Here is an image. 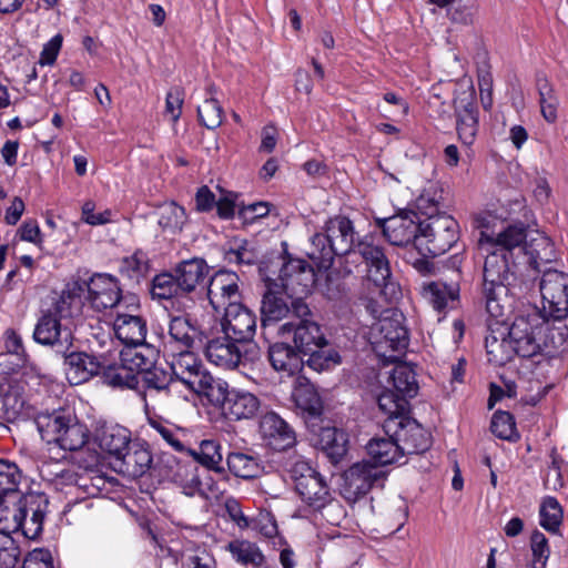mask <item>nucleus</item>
Returning a JSON list of instances; mask_svg holds the SVG:
<instances>
[{"mask_svg": "<svg viewBox=\"0 0 568 568\" xmlns=\"http://www.w3.org/2000/svg\"><path fill=\"white\" fill-rule=\"evenodd\" d=\"M344 273H357L368 288L387 302L398 298V284L394 281L389 261L382 245L374 242L373 236L358 240L353 251L344 260Z\"/></svg>", "mask_w": 568, "mask_h": 568, "instance_id": "f257e3e1", "label": "nucleus"}, {"mask_svg": "<svg viewBox=\"0 0 568 568\" xmlns=\"http://www.w3.org/2000/svg\"><path fill=\"white\" fill-rule=\"evenodd\" d=\"M258 273L263 281L275 282L292 302L304 301L303 297L311 293L316 280L314 268L307 261L293 257L286 251L283 256L262 262Z\"/></svg>", "mask_w": 568, "mask_h": 568, "instance_id": "f03ea898", "label": "nucleus"}, {"mask_svg": "<svg viewBox=\"0 0 568 568\" xmlns=\"http://www.w3.org/2000/svg\"><path fill=\"white\" fill-rule=\"evenodd\" d=\"M355 244L353 222L345 215H335L325 222L322 231L311 237L307 255L318 268L326 271L332 267L336 256L346 258Z\"/></svg>", "mask_w": 568, "mask_h": 568, "instance_id": "7ed1b4c3", "label": "nucleus"}, {"mask_svg": "<svg viewBox=\"0 0 568 568\" xmlns=\"http://www.w3.org/2000/svg\"><path fill=\"white\" fill-rule=\"evenodd\" d=\"M507 250H493L486 256L484 264L483 294L487 313L498 320L504 316V298L508 295V286L514 277L509 265Z\"/></svg>", "mask_w": 568, "mask_h": 568, "instance_id": "20e7f679", "label": "nucleus"}, {"mask_svg": "<svg viewBox=\"0 0 568 568\" xmlns=\"http://www.w3.org/2000/svg\"><path fill=\"white\" fill-rule=\"evenodd\" d=\"M369 343L376 356L386 363H396L409 344V334L402 313L392 312L371 326Z\"/></svg>", "mask_w": 568, "mask_h": 568, "instance_id": "39448f33", "label": "nucleus"}, {"mask_svg": "<svg viewBox=\"0 0 568 568\" xmlns=\"http://www.w3.org/2000/svg\"><path fill=\"white\" fill-rule=\"evenodd\" d=\"M311 317V310L304 301H293L292 317L280 325L277 329L278 335L292 339L293 345L303 355L315 349V347L326 346L327 344L321 325Z\"/></svg>", "mask_w": 568, "mask_h": 568, "instance_id": "423d86ee", "label": "nucleus"}, {"mask_svg": "<svg viewBox=\"0 0 568 568\" xmlns=\"http://www.w3.org/2000/svg\"><path fill=\"white\" fill-rule=\"evenodd\" d=\"M212 406L221 412V415L232 422L253 418L261 402L256 395L248 390L231 388L222 379H216L205 395Z\"/></svg>", "mask_w": 568, "mask_h": 568, "instance_id": "0eeeda50", "label": "nucleus"}, {"mask_svg": "<svg viewBox=\"0 0 568 568\" xmlns=\"http://www.w3.org/2000/svg\"><path fill=\"white\" fill-rule=\"evenodd\" d=\"M459 239L458 222L448 214L430 216L419 221L417 251L429 256H439L449 251Z\"/></svg>", "mask_w": 568, "mask_h": 568, "instance_id": "6e6552de", "label": "nucleus"}, {"mask_svg": "<svg viewBox=\"0 0 568 568\" xmlns=\"http://www.w3.org/2000/svg\"><path fill=\"white\" fill-rule=\"evenodd\" d=\"M201 349L209 362L225 369L245 368L247 363L260 358V348L255 343L241 344L225 334L212 339L206 335V343Z\"/></svg>", "mask_w": 568, "mask_h": 568, "instance_id": "1a4fd4ad", "label": "nucleus"}, {"mask_svg": "<svg viewBox=\"0 0 568 568\" xmlns=\"http://www.w3.org/2000/svg\"><path fill=\"white\" fill-rule=\"evenodd\" d=\"M295 490L308 506L321 509L331 500L329 487L325 478L308 462L297 458L288 469Z\"/></svg>", "mask_w": 568, "mask_h": 568, "instance_id": "9d476101", "label": "nucleus"}, {"mask_svg": "<svg viewBox=\"0 0 568 568\" xmlns=\"http://www.w3.org/2000/svg\"><path fill=\"white\" fill-rule=\"evenodd\" d=\"M195 349H180L170 364L173 377L184 384L190 390L205 396L215 383V378L204 368L195 356Z\"/></svg>", "mask_w": 568, "mask_h": 568, "instance_id": "9b49d317", "label": "nucleus"}, {"mask_svg": "<svg viewBox=\"0 0 568 568\" xmlns=\"http://www.w3.org/2000/svg\"><path fill=\"white\" fill-rule=\"evenodd\" d=\"M386 436H395L404 457L412 454H422L432 446L430 434L412 417H395L383 423Z\"/></svg>", "mask_w": 568, "mask_h": 568, "instance_id": "f8f14e48", "label": "nucleus"}, {"mask_svg": "<svg viewBox=\"0 0 568 568\" xmlns=\"http://www.w3.org/2000/svg\"><path fill=\"white\" fill-rule=\"evenodd\" d=\"M385 471L371 460H362L349 466L342 475L341 494L348 501H356L374 486L385 480Z\"/></svg>", "mask_w": 568, "mask_h": 568, "instance_id": "ddd939ff", "label": "nucleus"}, {"mask_svg": "<svg viewBox=\"0 0 568 568\" xmlns=\"http://www.w3.org/2000/svg\"><path fill=\"white\" fill-rule=\"evenodd\" d=\"M240 277L235 272L219 270L210 278L206 287V297L215 311L220 314L233 304L241 303Z\"/></svg>", "mask_w": 568, "mask_h": 568, "instance_id": "4468645a", "label": "nucleus"}, {"mask_svg": "<svg viewBox=\"0 0 568 568\" xmlns=\"http://www.w3.org/2000/svg\"><path fill=\"white\" fill-rule=\"evenodd\" d=\"M539 288L551 316L555 320L565 318L568 315V275L552 268L544 270Z\"/></svg>", "mask_w": 568, "mask_h": 568, "instance_id": "2eb2a0df", "label": "nucleus"}, {"mask_svg": "<svg viewBox=\"0 0 568 568\" xmlns=\"http://www.w3.org/2000/svg\"><path fill=\"white\" fill-rule=\"evenodd\" d=\"M223 333L241 344L253 343L256 332V316L242 303L233 304L223 311Z\"/></svg>", "mask_w": 568, "mask_h": 568, "instance_id": "dca6fc26", "label": "nucleus"}, {"mask_svg": "<svg viewBox=\"0 0 568 568\" xmlns=\"http://www.w3.org/2000/svg\"><path fill=\"white\" fill-rule=\"evenodd\" d=\"M206 333L187 316H174L169 323V341L165 347L172 349H201L206 343Z\"/></svg>", "mask_w": 568, "mask_h": 568, "instance_id": "f3484780", "label": "nucleus"}, {"mask_svg": "<svg viewBox=\"0 0 568 568\" xmlns=\"http://www.w3.org/2000/svg\"><path fill=\"white\" fill-rule=\"evenodd\" d=\"M88 301L98 312L115 307L122 298L119 280L110 274H94L87 285Z\"/></svg>", "mask_w": 568, "mask_h": 568, "instance_id": "a211bd4d", "label": "nucleus"}, {"mask_svg": "<svg viewBox=\"0 0 568 568\" xmlns=\"http://www.w3.org/2000/svg\"><path fill=\"white\" fill-rule=\"evenodd\" d=\"M419 221L416 213L399 214L379 222L383 235L395 246H405L410 243L417 248L419 237Z\"/></svg>", "mask_w": 568, "mask_h": 568, "instance_id": "6ab92c4d", "label": "nucleus"}, {"mask_svg": "<svg viewBox=\"0 0 568 568\" xmlns=\"http://www.w3.org/2000/svg\"><path fill=\"white\" fill-rule=\"evenodd\" d=\"M517 356L531 358L541 353V345L537 341L540 327L530 322L528 317H516L509 327H506Z\"/></svg>", "mask_w": 568, "mask_h": 568, "instance_id": "aec40b11", "label": "nucleus"}, {"mask_svg": "<svg viewBox=\"0 0 568 568\" xmlns=\"http://www.w3.org/2000/svg\"><path fill=\"white\" fill-rule=\"evenodd\" d=\"M60 354L63 356L67 378L72 385L85 383L101 373L103 358L101 359L85 352H73L70 349Z\"/></svg>", "mask_w": 568, "mask_h": 568, "instance_id": "412c9836", "label": "nucleus"}, {"mask_svg": "<svg viewBox=\"0 0 568 568\" xmlns=\"http://www.w3.org/2000/svg\"><path fill=\"white\" fill-rule=\"evenodd\" d=\"M456 130L465 145H471L478 131V108L473 93H463L454 100Z\"/></svg>", "mask_w": 568, "mask_h": 568, "instance_id": "4be33fe9", "label": "nucleus"}, {"mask_svg": "<svg viewBox=\"0 0 568 568\" xmlns=\"http://www.w3.org/2000/svg\"><path fill=\"white\" fill-rule=\"evenodd\" d=\"M260 430L268 446L275 450H286L296 444L294 428L275 412H268L262 417Z\"/></svg>", "mask_w": 568, "mask_h": 568, "instance_id": "5701e85b", "label": "nucleus"}, {"mask_svg": "<svg viewBox=\"0 0 568 568\" xmlns=\"http://www.w3.org/2000/svg\"><path fill=\"white\" fill-rule=\"evenodd\" d=\"M33 338L39 344L52 346L57 354L68 352L73 339L70 331L62 329L60 322L45 313L38 320Z\"/></svg>", "mask_w": 568, "mask_h": 568, "instance_id": "b1692460", "label": "nucleus"}, {"mask_svg": "<svg viewBox=\"0 0 568 568\" xmlns=\"http://www.w3.org/2000/svg\"><path fill=\"white\" fill-rule=\"evenodd\" d=\"M116 464L119 471L131 478H140L154 470L150 446L140 439H134Z\"/></svg>", "mask_w": 568, "mask_h": 568, "instance_id": "393cba45", "label": "nucleus"}, {"mask_svg": "<svg viewBox=\"0 0 568 568\" xmlns=\"http://www.w3.org/2000/svg\"><path fill=\"white\" fill-rule=\"evenodd\" d=\"M94 442L102 452L114 458L115 463L134 442L129 428L114 424L102 425L94 433Z\"/></svg>", "mask_w": 568, "mask_h": 568, "instance_id": "a878e982", "label": "nucleus"}, {"mask_svg": "<svg viewBox=\"0 0 568 568\" xmlns=\"http://www.w3.org/2000/svg\"><path fill=\"white\" fill-rule=\"evenodd\" d=\"M21 505L26 521L22 534L30 539L37 538L43 529V520L48 509V498L44 494H27L21 496Z\"/></svg>", "mask_w": 568, "mask_h": 568, "instance_id": "bb28decb", "label": "nucleus"}, {"mask_svg": "<svg viewBox=\"0 0 568 568\" xmlns=\"http://www.w3.org/2000/svg\"><path fill=\"white\" fill-rule=\"evenodd\" d=\"M304 355L287 342H276L268 347L272 367L285 376H294L304 367Z\"/></svg>", "mask_w": 568, "mask_h": 568, "instance_id": "cd10ccee", "label": "nucleus"}, {"mask_svg": "<svg viewBox=\"0 0 568 568\" xmlns=\"http://www.w3.org/2000/svg\"><path fill=\"white\" fill-rule=\"evenodd\" d=\"M459 291L458 284L434 281L423 285L422 295L436 312L446 313L458 307Z\"/></svg>", "mask_w": 568, "mask_h": 568, "instance_id": "c85d7f7f", "label": "nucleus"}, {"mask_svg": "<svg viewBox=\"0 0 568 568\" xmlns=\"http://www.w3.org/2000/svg\"><path fill=\"white\" fill-rule=\"evenodd\" d=\"M113 328L115 336L128 347L139 346L145 342L146 322L143 317L130 314H118Z\"/></svg>", "mask_w": 568, "mask_h": 568, "instance_id": "c756f323", "label": "nucleus"}, {"mask_svg": "<svg viewBox=\"0 0 568 568\" xmlns=\"http://www.w3.org/2000/svg\"><path fill=\"white\" fill-rule=\"evenodd\" d=\"M173 271L185 296H187L196 290L199 284L205 281L210 266L204 258L192 257L178 263Z\"/></svg>", "mask_w": 568, "mask_h": 568, "instance_id": "7c9ffc66", "label": "nucleus"}, {"mask_svg": "<svg viewBox=\"0 0 568 568\" xmlns=\"http://www.w3.org/2000/svg\"><path fill=\"white\" fill-rule=\"evenodd\" d=\"M399 447L395 436H375L366 444V452L373 465L381 468L390 464H402L400 459L404 458V455Z\"/></svg>", "mask_w": 568, "mask_h": 568, "instance_id": "2f4dec72", "label": "nucleus"}, {"mask_svg": "<svg viewBox=\"0 0 568 568\" xmlns=\"http://www.w3.org/2000/svg\"><path fill=\"white\" fill-rule=\"evenodd\" d=\"M292 397L306 422L321 419L324 406L313 384L298 383L293 389Z\"/></svg>", "mask_w": 568, "mask_h": 568, "instance_id": "473e14b6", "label": "nucleus"}, {"mask_svg": "<svg viewBox=\"0 0 568 568\" xmlns=\"http://www.w3.org/2000/svg\"><path fill=\"white\" fill-rule=\"evenodd\" d=\"M73 420V413L67 409H58L51 413H38L34 416V425L42 440L55 444L65 423Z\"/></svg>", "mask_w": 568, "mask_h": 568, "instance_id": "72a5a7b5", "label": "nucleus"}, {"mask_svg": "<svg viewBox=\"0 0 568 568\" xmlns=\"http://www.w3.org/2000/svg\"><path fill=\"white\" fill-rule=\"evenodd\" d=\"M266 291L262 298L261 314L262 324L265 326L268 322H277L292 313L287 303L281 294L283 291L277 287L275 282L264 281Z\"/></svg>", "mask_w": 568, "mask_h": 568, "instance_id": "f704fd0d", "label": "nucleus"}, {"mask_svg": "<svg viewBox=\"0 0 568 568\" xmlns=\"http://www.w3.org/2000/svg\"><path fill=\"white\" fill-rule=\"evenodd\" d=\"M100 375L103 383L111 387L134 389L140 383L131 366L124 363L121 357L119 363L112 364L103 358Z\"/></svg>", "mask_w": 568, "mask_h": 568, "instance_id": "c9c22d12", "label": "nucleus"}, {"mask_svg": "<svg viewBox=\"0 0 568 568\" xmlns=\"http://www.w3.org/2000/svg\"><path fill=\"white\" fill-rule=\"evenodd\" d=\"M509 334L505 327L497 335L495 331L485 337V347L489 363L496 366H504L509 363L514 356H517L513 343L509 342Z\"/></svg>", "mask_w": 568, "mask_h": 568, "instance_id": "e433bc0d", "label": "nucleus"}, {"mask_svg": "<svg viewBox=\"0 0 568 568\" xmlns=\"http://www.w3.org/2000/svg\"><path fill=\"white\" fill-rule=\"evenodd\" d=\"M124 363L131 366L136 376H141L149 369L156 366L158 351L148 344L142 343L139 346H130L120 352Z\"/></svg>", "mask_w": 568, "mask_h": 568, "instance_id": "4c0bfd02", "label": "nucleus"}, {"mask_svg": "<svg viewBox=\"0 0 568 568\" xmlns=\"http://www.w3.org/2000/svg\"><path fill=\"white\" fill-rule=\"evenodd\" d=\"M146 435L155 442L161 438L175 452L182 453L185 450L183 443L179 438L178 427L161 416H148Z\"/></svg>", "mask_w": 568, "mask_h": 568, "instance_id": "58836bf2", "label": "nucleus"}, {"mask_svg": "<svg viewBox=\"0 0 568 568\" xmlns=\"http://www.w3.org/2000/svg\"><path fill=\"white\" fill-rule=\"evenodd\" d=\"M525 254L529 257V265L538 271L542 272L540 266L555 261L556 252L551 240L542 234L531 237L524 246Z\"/></svg>", "mask_w": 568, "mask_h": 568, "instance_id": "ea45409f", "label": "nucleus"}, {"mask_svg": "<svg viewBox=\"0 0 568 568\" xmlns=\"http://www.w3.org/2000/svg\"><path fill=\"white\" fill-rule=\"evenodd\" d=\"M232 558L243 566L261 567L265 557L258 546L246 539H233L225 546Z\"/></svg>", "mask_w": 568, "mask_h": 568, "instance_id": "a19ab883", "label": "nucleus"}, {"mask_svg": "<svg viewBox=\"0 0 568 568\" xmlns=\"http://www.w3.org/2000/svg\"><path fill=\"white\" fill-rule=\"evenodd\" d=\"M389 383L393 386L392 390L406 397L408 400L417 395L416 373L412 366L405 363H398L394 366L389 375Z\"/></svg>", "mask_w": 568, "mask_h": 568, "instance_id": "79ce46f5", "label": "nucleus"}, {"mask_svg": "<svg viewBox=\"0 0 568 568\" xmlns=\"http://www.w3.org/2000/svg\"><path fill=\"white\" fill-rule=\"evenodd\" d=\"M151 295L153 300L158 301H180L185 297L174 271L163 272L153 277Z\"/></svg>", "mask_w": 568, "mask_h": 568, "instance_id": "37998d69", "label": "nucleus"}, {"mask_svg": "<svg viewBox=\"0 0 568 568\" xmlns=\"http://www.w3.org/2000/svg\"><path fill=\"white\" fill-rule=\"evenodd\" d=\"M320 444L333 463H338L347 453L345 434L336 427H321Z\"/></svg>", "mask_w": 568, "mask_h": 568, "instance_id": "c03bdc74", "label": "nucleus"}, {"mask_svg": "<svg viewBox=\"0 0 568 568\" xmlns=\"http://www.w3.org/2000/svg\"><path fill=\"white\" fill-rule=\"evenodd\" d=\"M89 439L87 426L80 423L73 414V420L65 423L55 444L64 450H78L82 448Z\"/></svg>", "mask_w": 568, "mask_h": 568, "instance_id": "a18cd8bd", "label": "nucleus"}, {"mask_svg": "<svg viewBox=\"0 0 568 568\" xmlns=\"http://www.w3.org/2000/svg\"><path fill=\"white\" fill-rule=\"evenodd\" d=\"M24 521L26 518L23 515V507L21 505V496L11 505L7 504L4 499H1L0 531L3 536H9L10 532L22 531Z\"/></svg>", "mask_w": 568, "mask_h": 568, "instance_id": "49530a36", "label": "nucleus"}, {"mask_svg": "<svg viewBox=\"0 0 568 568\" xmlns=\"http://www.w3.org/2000/svg\"><path fill=\"white\" fill-rule=\"evenodd\" d=\"M377 404L379 409L387 415L384 422L395 419V417L409 416V400L392 389L384 390L377 397Z\"/></svg>", "mask_w": 568, "mask_h": 568, "instance_id": "de8ad7c7", "label": "nucleus"}, {"mask_svg": "<svg viewBox=\"0 0 568 568\" xmlns=\"http://www.w3.org/2000/svg\"><path fill=\"white\" fill-rule=\"evenodd\" d=\"M182 493L189 497L199 495L205 499H211L219 498L223 491L209 475L202 477L194 473L189 479L183 481Z\"/></svg>", "mask_w": 568, "mask_h": 568, "instance_id": "09e8293b", "label": "nucleus"}, {"mask_svg": "<svg viewBox=\"0 0 568 568\" xmlns=\"http://www.w3.org/2000/svg\"><path fill=\"white\" fill-rule=\"evenodd\" d=\"M189 453L194 459L207 469L222 473L223 468L220 466L223 456L221 453V445L213 439H204L200 443L199 449H190Z\"/></svg>", "mask_w": 568, "mask_h": 568, "instance_id": "8fccbe9b", "label": "nucleus"}, {"mask_svg": "<svg viewBox=\"0 0 568 568\" xmlns=\"http://www.w3.org/2000/svg\"><path fill=\"white\" fill-rule=\"evenodd\" d=\"M564 510L558 499L552 496L544 498L539 508V524L551 534L559 532L562 524Z\"/></svg>", "mask_w": 568, "mask_h": 568, "instance_id": "3c124183", "label": "nucleus"}, {"mask_svg": "<svg viewBox=\"0 0 568 568\" xmlns=\"http://www.w3.org/2000/svg\"><path fill=\"white\" fill-rule=\"evenodd\" d=\"M304 356H308L304 361V365L318 373L328 371L342 362L339 353L334 347L328 346V343L326 346L315 347L310 353H305Z\"/></svg>", "mask_w": 568, "mask_h": 568, "instance_id": "603ef678", "label": "nucleus"}, {"mask_svg": "<svg viewBox=\"0 0 568 568\" xmlns=\"http://www.w3.org/2000/svg\"><path fill=\"white\" fill-rule=\"evenodd\" d=\"M527 229L524 224L508 225L496 239L487 237V241L495 246V250H507L511 256V250L526 244Z\"/></svg>", "mask_w": 568, "mask_h": 568, "instance_id": "864d4df0", "label": "nucleus"}, {"mask_svg": "<svg viewBox=\"0 0 568 568\" xmlns=\"http://www.w3.org/2000/svg\"><path fill=\"white\" fill-rule=\"evenodd\" d=\"M212 90L213 87H210L202 105L197 106L199 121L209 130L219 128L223 122V109L213 97Z\"/></svg>", "mask_w": 568, "mask_h": 568, "instance_id": "5fc2aeb1", "label": "nucleus"}, {"mask_svg": "<svg viewBox=\"0 0 568 568\" xmlns=\"http://www.w3.org/2000/svg\"><path fill=\"white\" fill-rule=\"evenodd\" d=\"M229 470L243 479L255 478L260 473L257 459L243 453H230L226 458Z\"/></svg>", "mask_w": 568, "mask_h": 568, "instance_id": "6e6d98bb", "label": "nucleus"}, {"mask_svg": "<svg viewBox=\"0 0 568 568\" xmlns=\"http://www.w3.org/2000/svg\"><path fill=\"white\" fill-rule=\"evenodd\" d=\"M536 85L539 93L541 114L547 122L552 123L557 119V109L559 104L554 88L545 77H538Z\"/></svg>", "mask_w": 568, "mask_h": 568, "instance_id": "4d7b16f0", "label": "nucleus"}, {"mask_svg": "<svg viewBox=\"0 0 568 568\" xmlns=\"http://www.w3.org/2000/svg\"><path fill=\"white\" fill-rule=\"evenodd\" d=\"M490 430L496 437L503 440L517 442L520 438L515 417L506 410H496L494 413L490 422Z\"/></svg>", "mask_w": 568, "mask_h": 568, "instance_id": "13d9d810", "label": "nucleus"}, {"mask_svg": "<svg viewBox=\"0 0 568 568\" xmlns=\"http://www.w3.org/2000/svg\"><path fill=\"white\" fill-rule=\"evenodd\" d=\"M0 396L8 418L18 417L24 405V399L20 393L19 386L12 385L3 378V381L0 382Z\"/></svg>", "mask_w": 568, "mask_h": 568, "instance_id": "bf43d9fd", "label": "nucleus"}, {"mask_svg": "<svg viewBox=\"0 0 568 568\" xmlns=\"http://www.w3.org/2000/svg\"><path fill=\"white\" fill-rule=\"evenodd\" d=\"M442 193V190L430 186L417 197L416 207L425 219L443 214L440 212V209L444 207Z\"/></svg>", "mask_w": 568, "mask_h": 568, "instance_id": "052dcab7", "label": "nucleus"}, {"mask_svg": "<svg viewBox=\"0 0 568 568\" xmlns=\"http://www.w3.org/2000/svg\"><path fill=\"white\" fill-rule=\"evenodd\" d=\"M141 379L146 390L168 392L174 377L171 371L154 366L141 375Z\"/></svg>", "mask_w": 568, "mask_h": 568, "instance_id": "680f3d73", "label": "nucleus"}, {"mask_svg": "<svg viewBox=\"0 0 568 568\" xmlns=\"http://www.w3.org/2000/svg\"><path fill=\"white\" fill-rule=\"evenodd\" d=\"M530 550L532 556V568H546L550 556V547L547 537L539 530L530 536Z\"/></svg>", "mask_w": 568, "mask_h": 568, "instance_id": "e2e57ef3", "label": "nucleus"}, {"mask_svg": "<svg viewBox=\"0 0 568 568\" xmlns=\"http://www.w3.org/2000/svg\"><path fill=\"white\" fill-rule=\"evenodd\" d=\"M226 260L231 263L240 265H254L258 262V252L246 240L241 241L236 246L231 247L225 255Z\"/></svg>", "mask_w": 568, "mask_h": 568, "instance_id": "0e129e2a", "label": "nucleus"}, {"mask_svg": "<svg viewBox=\"0 0 568 568\" xmlns=\"http://www.w3.org/2000/svg\"><path fill=\"white\" fill-rule=\"evenodd\" d=\"M186 219L185 210L183 206L178 205L175 202L165 204L160 212L159 225L162 229L176 230L182 229Z\"/></svg>", "mask_w": 568, "mask_h": 568, "instance_id": "69168bd1", "label": "nucleus"}, {"mask_svg": "<svg viewBox=\"0 0 568 568\" xmlns=\"http://www.w3.org/2000/svg\"><path fill=\"white\" fill-rule=\"evenodd\" d=\"M121 273L128 277H140L149 271V258L141 250L135 251L131 256L124 257L121 262Z\"/></svg>", "mask_w": 568, "mask_h": 568, "instance_id": "338daca9", "label": "nucleus"}, {"mask_svg": "<svg viewBox=\"0 0 568 568\" xmlns=\"http://www.w3.org/2000/svg\"><path fill=\"white\" fill-rule=\"evenodd\" d=\"M20 548L10 536H3L0 542V568H13L19 561Z\"/></svg>", "mask_w": 568, "mask_h": 568, "instance_id": "774afa93", "label": "nucleus"}]
</instances>
